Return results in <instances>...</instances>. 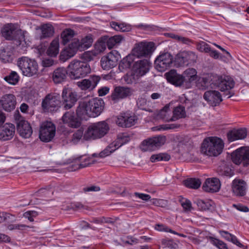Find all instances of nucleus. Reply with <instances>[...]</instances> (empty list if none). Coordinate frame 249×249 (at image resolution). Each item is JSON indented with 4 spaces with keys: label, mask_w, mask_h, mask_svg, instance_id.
Wrapping results in <instances>:
<instances>
[{
    "label": "nucleus",
    "mask_w": 249,
    "mask_h": 249,
    "mask_svg": "<svg viewBox=\"0 0 249 249\" xmlns=\"http://www.w3.org/2000/svg\"><path fill=\"white\" fill-rule=\"evenodd\" d=\"M235 82L233 79L227 75H218L214 74H208L203 77L200 78L196 82V87L201 90H206L209 88H217L221 91H228L230 98L233 94L229 91L234 86Z\"/></svg>",
    "instance_id": "1"
},
{
    "label": "nucleus",
    "mask_w": 249,
    "mask_h": 249,
    "mask_svg": "<svg viewBox=\"0 0 249 249\" xmlns=\"http://www.w3.org/2000/svg\"><path fill=\"white\" fill-rule=\"evenodd\" d=\"M104 102L101 99L93 98L89 101L79 103L76 114L81 120H87L89 117L99 116L104 109Z\"/></svg>",
    "instance_id": "2"
},
{
    "label": "nucleus",
    "mask_w": 249,
    "mask_h": 249,
    "mask_svg": "<svg viewBox=\"0 0 249 249\" xmlns=\"http://www.w3.org/2000/svg\"><path fill=\"white\" fill-rule=\"evenodd\" d=\"M224 143L222 140L217 137L205 139L201 146V152L209 156H217L222 151Z\"/></svg>",
    "instance_id": "3"
},
{
    "label": "nucleus",
    "mask_w": 249,
    "mask_h": 249,
    "mask_svg": "<svg viewBox=\"0 0 249 249\" xmlns=\"http://www.w3.org/2000/svg\"><path fill=\"white\" fill-rule=\"evenodd\" d=\"M109 129L108 124L105 121L93 123L89 126L84 135L86 140H95L103 137Z\"/></svg>",
    "instance_id": "4"
},
{
    "label": "nucleus",
    "mask_w": 249,
    "mask_h": 249,
    "mask_svg": "<svg viewBox=\"0 0 249 249\" xmlns=\"http://www.w3.org/2000/svg\"><path fill=\"white\" fill-rule=\"evenodd\" d=\"M69 75L71 79H76L85 77L90 72V68L88 63L73 60L68 67Z\"/></svg>",
    "instance_id": "5"
},
{
    "label": "nucleus",
    "mask_w": 249,
    "mask_h": 249,
    "mask_svg": "<svg viewBox=\"0 0 249 249\" xmlns=\"http://www.w3.org/2000/svg\"><path fill=\"white\" fill-rule=\"evenodd\" d=\"M18 66L25 76L31 77L38 73L37 63L36 60L28 57H22L19 58Z\"/></svg>",
    "instance_id": "6"
},
{
    "label": "nucleus",
    "mask_w": 249,
    "mask_h": 249,
    "mask_svg": "<svg viewBox=\"0 0 249 249\" xmlns=\"http://www.w3.org/2000/svg\"><path fill=\"white\" fill-rule=\"evenodd\" d=\"M166 137L164 135H157L142 141L141 149L142 151H152L159 149L164 144Z\"/></svg>",
    "instance_id": "7"
},
{
    "label": "nucleus",
    "mask_w": 249,
    "mask_h": 249,
    "mask_svg": "<svg viewBox=\"0 0 249 249\" xmlns=\"http://www.w3.org/2000/svg\"><path fill=\"white\" fill-rule=\"evenodd\" d=\"M2 36L7 40H18L20 44L21 40L24 39V36L21 34V30L18 29L16 26L9 23L5 25L1 30Z\"/></svg>",
    "instance_id": "8"
},
{
    "label": "nucleus",
    "mask_w": 249,
    "mask_h": 249,
    "mask_svg": "<svg viewBox=\"0 0 249 249\" xmlns=\"http://www.w3.org/2000/svg\"><path fill=\"white\" fill-rule=\"evenodd\" d=\"M155 50V44L153 42H141L135 45L132 51L134 56L138 58L150 56Z\"/></svg>",
    "instance_id": "9"
},
{
    "label": "nucleus",
    "mask_w": 249,
    "mask_h": 249,
    "mask_svg": "<svg viewBox=\"0 0 249 249\" xmlns=\"http://www.w3.org/2000/svg\"><path fill=\"white\" fill-rule=\"evenodd\" d=\"M14 118L17 124V130L20 136L24 138H29L33 133L30 124L20 115L18 111L15 113Z\"/></svg>",
    "instance_id": "10"
},
{
    "label": "nucleus",
    "mask_w": 249,
    "mask_h": 249,
    "mask_svg": "<svg viewBox=\"0 0 249 249\" xmlns=\"http://www.w3.org/2000/svg\"><path fill=\"white\" fill-rule=\"evenodd\" d=\"M61 105L60 97L55 93L48 94L43 99L41 107L43 110L53 111L58 109Z\"/></svg>",
    "instance_id": "11"
},
{
    "label": "nucleus",
    "mask_w": 249,
    "mask_h": 249,
    "mask_svg": "<svg viewBox=\"0 0 249 249\" xmlns=\"http://www.w3.org/2000/svg\"><path fill=\"white\" fill-rule=\"evenodd\" d=\"M197 56L195 53L190 51H182L175 56L174 64L177 67L187 66L196 61Z\"/></svg>",
    "instance_id": "12"
},
{
    "label": "nucleus",
    "mask_w": 249,
    "mask_h": 249,
    "mask_svg": "<svg viewBox=\"0 0 249 249\" xmlns=\"http://www.w3.org/2000/svg\"><path fill=\"white\" fill-rule=\"evenodd\" d=\"M55 134V126L51 122H45L43 123L40 128L39 138L44 142L51 141Z\"/></svg>",
    "instance_id": "13"
},
{
    "label": "nucleus",
    "mask_w": 249,
    "mask_h": 249,
    "mask_svg": "<svg viewBox=\"0 0 249 249\" xmlns=\"http://www.w3.org/2000/svg\"><path fill=\"white\" fill-rule=\"evenodd\" d=\"M173 55L168 52L160 54L155 60V65L156 69L160 71H164L171 66L174 63Z\"/></svg>",
    "instance_id": "14"
},
{
    "label": "nucleus",
    "mask_w": 249,
    "mask_h": 249,
    "mask_svg": "<svg viewBox=\"0 0 249 249\" xmlns=\"http://www.w3.org/2000/svg\"><path fill=\"white\" fill-rule=\"evenodd\" d=\"M62 98L63 108L68 110L74 106L78 100V96L76 92L71 89L64 88L62 92Z\"/></svg>",
    "instance_id": "15"
},
{
    "label": "nucleus",
    "mask_w": 249,
    "mask_h": 249,
    "mask_svg": "<svg viewBox=\"0 0 249 249\" xmlns=\"http://www.w3.org/2000/svg\"><path fill=\"white\" fill-rule=\"evenodd\" d=\"M120 58V55L118 52L111 51L101 58V65L104 70L110 69L117 65Z\"/></svg>",
    "instance_id": "16"
},
{
    "label": "nucleus",
    "mask_w": 249,
    "mask_h": 249,
    "mask_svg": "<svg viewBox=\"0 0 249 249\" xmlns=\"http://www.w3.org/2000/svg\"><path fill=\"white\" fill-rule=\"evenodd\" d=\"M78 50H82L80 40L77 38H73L68 46L61 52L60 59L65 61L69 59L75 55Z\"/></svg>",
    "instance_id": "17"
},
{
    "label": "nucleus",
    "mask_w": 249,
    "mask_h": 249,
    "mask_svg": "<svg viewBox=\"0 0 249 249\" xmlns=\"http://www.w3.org/2000/svg\"><path fill=\"white\" fill-rule=\"evenodd\" d=\"M151 63L147 59L135 61L132 67V71L136 77L139 78L145 75L150 70Z\"/></svg>",
    "instance_id": "18"
},
{
    "label": "nucleus",
    "mask_w": 249,
    "mask_h": 249,
    "mask_svg": "<svg viewBox=\"0 0 249 249\" xmlns=\"http://www.w3.org/2000/svg\"><path fill=\"white\" fill-rule=\"evenodd\" d=\"M133 92V90L130 88L125 86H117L114 88L110 98L112 101L116 103L120 100L130 96Z\"/></svg>",
    "instance_id": "19"
},
{
    "label": "nucleus",
    "mask_w": 249,
    "mask_h": 249,
    "mask_svg": "<svg viewBox=\"0 0 249 249\" xmlns=\"http://www.w3.org/2000/svg\"><path fill=\"white\" fill-rule=\"evenodd\" d=\"M181 105H178L176 107L173 111V116L170 119L172 121H175L179 119L184 118L186 116L185 108H189L190 106L188 104H190V101L185 98L180 99Z\"/></svg>",
    "instance_id": "20"
},
{
    "label": "nucleus",
    "mask_w": 249,
    "mask_h": 249,
    "mask_svg": "<svg viewBox=\"0 0 249 249\" xmlns=\"http://www.w3.org/2000/svg\"><path fill=\"white\" fill-rule=\"evenodd\" d=\"M249 148L241 147L233 152L231 154L232 161L236 164L242 163L244 166H246Z\"/></svg>",
    "instance_id": "21"
},
{
    "label": "nucleus",
    "mask_w": 249,
    "mask_h": 249,
    "mask_svg": "<svg viewBox=\"0 0 249 249\" xmlns=\"http://www.w3.org/2000/svg\"><path fill=\"white\" fill-rule=\"evenodd\" d=\"M17 104L16 97L12 94L3 95L0 100V106L5 111L10 112L14 110Z\"/></svg>",
    "instance_id": "22"
},
{
    "label": "nucleus",
    "mask_w": 249,
    "mask_h": 249,
    "mask_svg": "<svg viewBox=\"0 0 249 249\" xmlns=\"http://www.w3.org/2000/svg\"><path fill=\"white\" fill-rule=\"evenodd\" d=\"M137 120L135 116H129L128 114L124 113L118 116L116 123L120 127L126 128L134 125Z\"/></svg>",
    "instance_id": "23"
},
{
    "label": "nucleus",
    "mask_w": 249,
    "mask_h": 249,
    "mask_svg": "<svg viewBox=\"0 0 249 249\" xmlns=\"http://www.w3.org/2000/svg\"><path fill=\"white\" fill-rule=\"evenodd\" d=\"M204 99L213 106L218 105L222 101L220 92L216 90H208L203 95Z\"/></svg>",
    "instance_id": "24"
},
{
    "label": "nucleus",
    "mask_w": 249,
    "mask_h": 249,
    "mask_svg": "<svg viewBox=\"0 0 249 249\" xmlns=\"http://www.w3.org/2000/svg\"><path fill=\"white\" fill-rule=\"evenodd\" d=\"M64 124L72 128H78L81 124V121L75 116L74 112L67 111L62 116Z\"/></svg>",
    "instance_id": "25"
},
{
    "label": "nucleus",
    "mask_w": 249,
    "mask_h": 249,
    "mask_svg": "<svg viewBox=\"0 0 249 249\" xmlns=\"http://www.w3.org/2000/svg\"><path fill=\"white\" fill-rule=\"evenodd\" d=\"M221 184L220 180L216 178H207L203 184L202 188L206 192L215 193L219 191Z\"/></svg>",
    "instance_id": "26"
},
{
    "label": "nucleus",
    "mask_w": 249,
    "mask_h": 249,
    "mask_svg": "<svg viewBox=\"0 0 249 249\" xmlns=\"http://www.w3.org/2000/svg\"><path fill=\"white\" fill-rule=\"evenodd\" d=\"M165 76L168 82L176 87H180L184 83L182 75L178 74L175 70H171L165 73Z\"/></svg>",
    "instance_id": "27"
},
{
    "label": "nucleus",
    "mask_w": 249,
    "mask_h": 249,
    "mask_svg": "<svg viewBox=\"0 0 249 249\" xmlns=\"http://www.w3.org/2000/svg\"><path fill=\"white\" fill-rule=\"evenodd\" d=\"M101 78L99 76L93 75L89 79H83L77 82V86L82 90L93 89L97 85Z\"/></svg>",
    "instance_id": "28"
},
{
    "label": "nucleus",
    "mask_w": 249,
    "mask_h": 249,
    "mask_svg": "<svg viewBox=\"0 0 249 249\" xmlns=\"http://www.w3.org/2000/svg\"><path fill=\"white\" fill-rule=\"evenodd\" d=\"M15 126L12 124H6L0 130V140L5 141L11 140L14 136Z\"/></svg>",
    "instance_id": "29"
},
{
    "label": "nucleus",
    "mask_w": 249,
    "mask_h": 249,
    "mask_svg": "<svg viewBox=\"0 0 249 249\" xmlns=\"http://www.w3.org/2000/svg\"><path fill=\"white\" fill-rule=\"evenodd\" d=\"M232 189L237 196H244L246 193V183L241 179H234L232 181Z\"/></svg>",
    "instance_id": "30"
},
{
    "label": "nucleus",
    "mask_w": 249,
    "mask_h": 249,
    "mask_svg": "<svg viewBox=\"0 0 249 249\" xmlns=\"http://www.w3.org/2000/svg\"><path fill=\"white\" fill-rule=\"evenodd\" d=\"M247 129L240 128L230 131L227 134V137L229 141L233 142L237 140L244 139L247 137Z\"/></svg>",
    "instance_id": "31"
},
{
    "label": "nucleus",
    "mask_w": 249,
    "mask_h": 249,
    "mask_svg": "<svg viewBox=\"0 0 249 249\" xmlns=\"http://www.w3.org/2000/svg\"><path fill=\"white\" fill-rule=\"evenodd\" d=\"M68 73V70L65 68H58L53 71V80L56 84L60 83L65 80Z\"/></svg>",
    "instance_id": "32"
},
{
    "label": "nucleus",
    "mask_w": 249,
    "mask_h": 249,
    "mask_svg": "<svg viewBox=\"0 0 249 249\" xmlns=\"http://www.w3.org/2000/svg\"><path fill=\"white\" fill-rule=\"evenodd\" d=\"M182 75L184 82L186 84H190L196 80L197 71L194 68H188L184 71Z\"/></svg>",
    "instance_id": "33"
},
{
    "label": "nucleus",
    "mask_w": 249,
    "mask_h": 249,
    "mask_svg": "<svg viewBox=\"0 0 249 249\" xmlns=\"http://www.w3.org/2000/svg\"><path fill=\"white\" fill-rule=\"evenodd\" d=\"M83 158V156H80L75 159L76 161H78V163L74 167V170L85 168L95 163V161L90 157H86L84 159Z\"/></svg>",
    "instance_id": "34"
},
{
    "label": "nucleus",
    "mask_w": 249,
    "mask_h": 249,
    "mask_svg": "<svg viewBox=\"0 0 249 249\" xmlns=\"http://www.w3.org/2000/svg\"><path fill=\"white\" fill-rule=\"evenodd\" d=\"M134 62V55H128L124 57L120 62L119 69L121 71H124L130 68Z\"/></svg>",
    "instance_id": "35"
},
{
    "label": "nucleus",
    "mask_w": 249,
    "mask_h": 249,
    "mask_svg": "<svg viewBox=\"0 0 249 249\" xmlns=\"http://www.w3.org/2000/svg\"><path fill=\"white\" fill-rule=\"evenodd\" d=\"M195 203L197 206L198 209L202 211L211 210L213 208V202L210 200L197 199Z\"/></svg>",
    "instance_id": "36"
},
{
    "label": "nucleus",
    "mask_w": 249,
    "mask_h": 249,
    "mask_svg": "<svg viewBox=\"0 0 249 249\" xmlns=\"http://www.w3.org/2000/svg\"><path fill=\"white\" fill-rule=\"evenodd\" d=\"M41 34L40 39L46 38L52 36L54 33L53 26L50 24H45L41 26L40 28Z\"/></svg>",
    "instance_id": "37"
},
{
    "label": "nucleus",
    "mask_w": 249,
    "mask_h": 249,
    "mask_svg": "<svg viewBox=\"0 0 249 249\" xmlns=\"http://www.w3.org/2000/svg\"><path fill=\"white\" fill-rule=\"evenodd\" d=\"M59 40L58 38H55L51 43L46 53L49 56L55 57L59 53Z\"/></svg>",
    "instance_id": "38"
},
{
    "label": "nucleus",
    "mask_w": 249,
    "mask_h": 249,
    "mask_svg": "<svg viewBox=\"0 0 249 249\" xmlns=\"http://www.w3.org/2000/svg\"><path fill=\"white\" fill-rule=\"evenodd\" d=\"M124 39V37L121 35H116L109 38L106 36L107 46L109 49H111L115 45L119 44Z\"/></svg>",
    "instance_id": "39"
},
{
    "label": "nucleus",
    "mask_w": 249,
    "mask_h": 249,
    "mask_svg": "<svg viewBox=\"0 0 249 249\" xmlns=\"http://www.w3.org/2000/svg\"><path fill=\"white\" fill-rule=\"evenodd\" d=\"M130 141V138L126 133H119L116 141L113 142L114 147L117 149Z\"/></svg>",
    "instance_id": "40"
},
{
    "label": "nucleus",
    "mask_w": 249,
    "mask_h": 249,
    "mask_svg": "<svg viewBox=\"0 0 249 249\" xmlns=\"http://www.w3.org/2000/svg\"><path fill=\"white\" fill-rule=\"evenodd\" d=\"M74 36V32L71 29H67L64 31L61 34V38L62 39L61 42L65 45L69 41H72Z\"/></svg>",
    "instance_id": "41"
},
{
    "label": "nucleus",
    "mask_w": 249,
    "mask_h": 249,
    "mask_svg": "<svg viewBox=\"0 0 249 249\" xmlns=\"http://www.w3.org/2000/svg\"><path fill=\"white\" fill-rule=\"evenodd\" d=\"M184 184L188 188L196 189L200 186L201 182L198 178H190L185 180Z\"/></svg>",
    "instance_id": "42"
},
{
    "label": "nucleus",
    "mask_w": 249,
    "mask_h": 249,
    "mask_svg": "<svg viewBox=\"0 0 249 249\" xmlns=\"http://www.w3.org/2000/svg\"><path fill=\"white\" fill-rule=\"evenodd\" d=\"M12 52L8 48L0 50V59L3 62H10L12 60Z\"/></svg>",
    "instance_id": "43"
},
{
    "label": "nucleus",
    "mask_w": 249,
    "mask_h": 249,
    "mask_svg": "<svg viewBox=\"0 0 249 249\" xmlns=\"http://www.w3.org/2000/svg\"><path fill=\"white\" fill-rule=\"evenodd\" d=\"M170 156L164 153H161L158 154L152 155L150 157V161L155 162L159 161H168L170 159Z\"/></svg>",
    "instance_id": "44"
},
{
    "label": "nucleus",
    "mask_w": 249,
    "mask_h": 249,
    "mask_svg": "<svg viewBox=\"0 0 249 249\" xmlns=\"http://www.w3.org/2000/svg\"><path fill=\"white\" fill-rule=\"evenodd\" d=\"M112 28L116 31H120L122 32H128L130 29V26L124 23H119L118 22L112 21L110 23Z\"/></svg>",
    "instance_id": "45"
},
{
    "label": "nucleus",
    "mask_w": 249,
    "mask_h": 249,
    "mask_svg": "<svg viewBox=\"0 0 249 249\" xmlns=\"http://www.w3.org/2000/svg\"><path fill=\"white\" fill-rule=\"evenodd\" d=\"M208 239L213 246L217 247L218 249H229L227 245L218 239L212 236H209Z\"/></svg>",
    "instance_id": "46"
},
{
    "label": "nucleus",
    "mask_w": 249,
    "mask_h": 249,
    "mask_svg": "<svg viewBox=\"0 0 249 249\" xmlns=\"http://www.w3.org/2000/svg\"><path fill=\"white\" fill-rule=\"evenodd\" d=\"M93 38L91 35L86 36L80 41L81 50L87 49L91 46Z\"/></svg>",
    "instance_id": "47"
},
{
    "label": "nucleus",
    "mask_w": 249,
    "mask_h": 249,
    "mask_svg": "<svg viewBox=\"0 0 249 249\" xmlns=\"http://www.w3.org/2000/svg\"><path fill=\"white\" fill-rule=\"evenodd\" d=\"M4 79L9 84L15 85L19 81V76L16 71H12L9 75L5 76Z\"/></svg>",
    "instance_id": "48"
},
{
    "label": "nucleus",
    "mask_w": 249,
    "mask_h": 249,
    "mask_svg": "<svg viewBox=\"0 0 249 249\" xmlns=\"http://www.w3.org/2000/svg\"><path fill=\"white\" fill-rule=\"evenodd\" d=\"M107 46V43L106 42V36H103L100 38L99 40L95 44V49L98 53H101L104 52Z\"/></svg>",
    "instance_id": "49"
},
{
    "label": "nucleus",
    "mask_w": 249,
    "mask_h": 249,
    "mask_svg": "<svg viewBox=\"0 0 249 249\" xmlns=\"http://www.w3.org/2000/svg\"><path fill=\"white\" fill-rule=\"evenodd\" d=\"M116 149H117L116 147H114L113 143H112L110 144L109 146H108L104 150L101 151L99 154V157L100 158L106 157L107 156H109L111 153L113 152Z\"/></svg>",
    "instance_id": "50"
},
{
    "label": "nucleus",
    "mask_w": 249,
    "mask_h": 249,
    "mask_svg": "<svg viewBox=\"0 0 249 249\" xmlns=\"http://www.w3.org/2000/svg\"><path fill=\"white\" fill-rule=\"evenodd\" d=\"M218 174L222 176L231 177L234 174L233 171L228 166H224L218 171Z\"/></svg>",
    "instance_id": "51"
},
{
    "label": "nucleus",
    "mask_w": 249,
    "mask_h": 249,
    "mask_svg": "<svg viewBox=\"0 0 249 249\" xmlns=\"http://www.w3.org/2000/svg\"><path fill=\"white\" fill-rule=\"evenodd\" d=\"M95 54L93 52L87 51L84 53L81 56V58L87 63L92 60L95 56Z\"/></svg>",
    "instance_id": "52"
},
{
    "label": "nucleus",
    "mask_w": 249,
    "mask_h": 249,
    "mask_svg": "<svg viewBox=\"0 0 249 249\" xmlns=\"http://www.w3.org/2000/svg\"><path fill=\"white\" fill-rule=\"evenodd\" d=\"M181 206L186 212H190L193 209L192 206L191 202L187 199H182L180 200Z\"/></svg>",
    "instance_id": "53"
},
{
    "label": "nucleus",
    "mask_w": 249,
    "mask_h": 249,
    "mask_svg": "<svg viewBox=\"0 0 249 249\" xmlns=\"http://www.w3.org/2000/svg\"><path fill=\"white\" fill-rule=\"evenodd\" d=\"M38 215V213L35 211H28L23 213V216L27 218L30 222H33L34 218Z\"/></svg>",
    "instance_id": "54"
},
{
    "label": "nucleus",
    "mask_w": 249,
    "mask_h": 249,
    "mask_svg": "<svg viewBox=\"0 0 249 249\" xmlns=\"http://www.w3.org/2000/svg\"><path fill=\"white\" fill-rule=\"evenodd\" d=\"M197 49L201 52L208 53L210 51L209 45L204 41H201L196 45Z\"/></svg>",
    "instance_id": "55"
},
{
    "label": "nucleus",
    "mask_w": 249,
    "mask_h": 249,
    "mask_svg": "<svg viewBox=\"0 0 249 249\" xmlns=\"http://www.w3.org/2000/svg\"><path fill=\"white\" fill-rule=\"evenodd\" d=\"M155 229L160 231L168 232L173 234H176L177 232L169 228L167 226L158 224L155 225Z\"/></svg>",
    "instance_id": "56"
},
{
    "label": "nucleus",
    "mask_w": 249,
    "mask_h": 249,
    "mask_svg": "<svg viewBox=\"0 0 249 249\" xmlns=\"http://www.w3.org/2000/svg\"><path fill=\"white\" fill-rule=\"evenodd\" d=\"M180 124H164L160 125L158 127L159 130H166L168 129H174L179 127Z\"/></svg>",
    "instance_id": "57"
},
{
    "label": "nucleus",
    "mask_w": 249,
    "mask_h": 249,
    "mask_svg": "<svg viewBox=\"0 0 249 249\" xmlns=\"http://www.w3.org/2000/svg\"><path fill=\"white\" fill-rule=\"evenodd\" d=\"M84 135L83 130L81 128L79 129L73 134L72 142L73 143L77 142Z\"/></svg>",
    "instance_id": "58"
},
{
    "label": "nucleus",
    "mask_w": 249,
    "mask_h": 249,
    "mask_svg": "<svg viewBox=\"0 0 249 249\" xmlns=\"http://www.w3.org/2000/svg\"><path fill=\"white\" fill-rule=\"evenodd\" d=\"M136 75H134L132 72L131 74L127 73L124 77V81L128 84H131L135 81V77Z\"/></svg>",
    "instance_id": "59"
},
{
    "label": "nucleus",
    "mask_w": 249,
    "mask_h": 249,
    "mask_svg": "<svg viewBox=\"0 0 249 249\" xmlns=\"http://www.w3.org/2000/svg\"><path fill=\"white\" fill-rule=\"evenodd\" d=\"M28 227L24 224H10L7 226V228L9 230H23L24 228Z\"/></svg>",
    "instance_id": "60"
},
{
    "label": "nucleus",
    "mask_w": 249,
    "mask_h": 249,
    "mask_svg": "<svg viewBox=\"0 0 249 249\" xmlns=\"http://www.w3.org/2000/svg\"><path fill=\"white\" fill-rule=\"evenodd\" d=\"M153 204L157 206L164 208L167 206V201L164 199H154Z\"/></svg>",
    "instance_id": "61"
},
{
    "label": "nucleus",
    "mask_w": 249,
    "mask_h": 249,
    "mask_svg": "<svg viewBox=\"0 0 249 249\" xmlns=\"http://www.w3.org/2000/svg\"><path fill=\"white\" fill-rule=\"evenodd\" d=\"M219 234L220 235L225 239L226 240L230 241L232 235V234L229 233L228 231H225L223 230H220L219 231Z\"/></svg>",
    "instance_id": "62"
},
{
    "label": "nucleus",
    "mask_w": 249,
    "mask_h": 249,
    "mask_svg": "<svg viewBox=\"0 0 249 249\" xmlns=\"http://www.w3.org/2000/svg\"><path fill=\"white\" fill-rule=\"evenodd\" d=\"M134 196L145 201H147L151 198V196L149 195L142 193H139L137 192L134 193Z\"/></svg>",
    "instance_id": "63"
},
{
    "label": "nucleus",
    "mask_w": 249,
    "mask_h": 249,
    "mask_svg": "<svg viewBox=\"0 0 249 249\" xmlns=\"http://www.w3.org/2000/svg\"><path fill=\"white\" fill-rule=\"evenodd\" d=\"M72 208L75 210H87L88 206L84 205L80 202H75L73 204Z\"/></svg>",
    "instance_id": "64"
}]
</instances>
